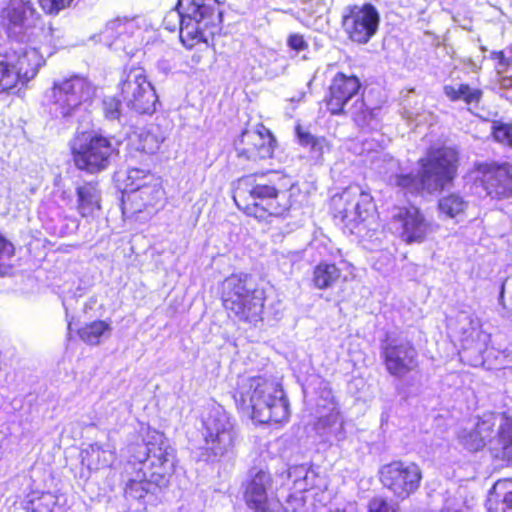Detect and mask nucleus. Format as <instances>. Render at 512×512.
Wrapping results in <instances>:
<instances>
[{
    "label": "nucleus",
    "mask_w": 512,
    "mask_h": 512,
    "mask_svg": "<svg viewBox=\"0 0 512 512\" xmlns=\"http://www.w3.org/2000/svg\"><path fill=\"white\" fill-rule=\"evenodd\" d=\"M265 291L246 274H233L222 284V302L230 317L255 325L262 320Z\"/></svg>",
    "instance_id": "39448f33"
},
{
    "label": "nucleus",
    "mask_w": 512,
    "mask_h": 512,
    "mask_svg": "<svg viewBox=\"0 0 512 512\" xmlns=\"http://www.w3.org/2000/svg\"><path fill=\"white\" fill-rule=\"evenodd\" d=\"M466 207L467 202L457 193H451L438 201L439 212L449 218H455L462 214Z\"/></svg>",
    "instance_id": "f704fd0d"
},
{
    "label": "nucleus",
    "mask_w": 512,
    "mask_h": 512,
    "mask_svg": "<svg viewBox=\"0 0 512 512\" xmlns=\"http://www.w3.org/2000/svg\"><path fill=\"white\" fill-rule=\"evenodd\" d=\"M496 512H512V482L507 483V491L502 501L498 504Z\"/></svg>",
    "instance_id": "de8ad7c7"
},
{
    "label": "nucleus",
    "mask_w": 512,
    "mask_h": 512,
    "mask_svg": "<svg viewBox=\"0 0 512 512\" xmlns=\"http://www.w3.org/2000/svg\"><path fill=\"white\" fill-rule=\"evenodd\" d=\"M168 132L159 124H150L136 135V149L155 154L166 140Z\"/></svg>",
    "instance_id": "bb28decb"
},
{
    "label": "nucleus",
    "mask_w": 512,
    "mask_h": 512,
    "mask_svg": "<svg viewBox=\"0 0 512 512\" xmlns=\"http://www.w3.org/2000/svg\"><path fill=\"white\" fill-rule=\"evenodd\" d=\"M360 89L361 82L356 76L337 73L331 81L329 94L325 99L327 109L332 114L347 113L349 101L358 96Z\"/></svg>",
    "instance_id": "6ab92c4d"
},
{
    "label": "nucleus",
    "mask_w": 512,
    "mask_h": 512,
    "mask_svg": "<svg viewBox=\"0 0 512 512\" xmlns=\"http://www.w3.org/2000/svg\"><path fill=\"white\" fill-rule=\"evenodd\" d=\"M305 500L302 493L296 492L291 494L287 498V506L286 510H291L293 512L301 509L304 506Z\"/></svg>",
    "instance_id": "8fccbe9b"
},
{
    "label": "nucleus",
    "mask_w": 512,
    "mask_h": 512,
    "mask_svg": "<svg viewBox=\"0 0 512 512\" xmlns=\"http://www.w3.org/2000/svg\"><path fill=\"white\" fill-rule=\"evenodd\" d=\"M372 166L387 182L393 174L401 170L399 162L388 153L377 155L372 161Z\"/></svg>",
    "instance_id": "58836bf2"
},
{
    "label": "nucleus",
    "mask_w": 512,
    "mask_h": 512,
    "mask_svg": "<svg viewBox=\"0 0 512 512\" xmlns=\"http://www.w3.org/2000/svg\"><path fill=\"white\" fill-rule=\"evenodd\" d=\"M500 85L502 88H510L512 87V75L507 77H502L500 80Z\"/></svg>",
    "instance_id": "603ef678"
},
{
    "label": "nucleus",
    "mask_w": 512,
    "mask_h": 512,
    "mask_svg": "<svg viewBox=\"0 0 512 512\" xmlns=\"http://www.w3.org/2000/svg\"><path fill=\"white\" fill-rule=\"evenodd\" d=\"M444 94L451 101L463 100L466 104H478L482 98V90L472 88L468 84L446 85Z\"/></svg>",
    "instance_id": "473e14b6"
},
{
    "label": "nucleus",
    "mask_w": 512,
    "mask_h": 512,
    "mask_svg": "<svg viewBox=\"0 0 512 512\" xmlns=\"http://www.w3.org/2000/svg\"><path fill=\"white\" fill-rule=\"evenodd\" d=\"M368 512H396V508L385 498L374 497L368 503Z\"/></svg>",
    "instance_id": "a18cd8bd"
},
{
    "label": "nucleus",
    "mask_w": 512,
    "mask_h": 512,
    "mask_svg": "<svg viewBox=\"0 0 512 512\" xmlns=\"http://www.w3.org/2000/svg\"><path fill=\"white\" fill-rule=\"evenodd\" d=\"M279 191L272 180L265 181L263 176H246L238 181L233 199L239 208L256 218L265 215H282L285 207L278 202Z\"/></svg>",
    "instance_id": "423d86ee"
},
{
    "label": "nucleus",
    "mask_w": 512,
    "mask_h": 512,
    "mask_svg": "<svg viewBox=\"0 0 512 512\" xmlns=\"http://www.w3.org/2000/svg\"><path fill=\"white\" fill-rule=\"evenodd\" d=\"M380 16L370 3L347 7L342 17V27L348 38L358 44H366L376 34Z\"/></svg>",
    "instance_id": "ddd939ff"
},
{
    "label": "nucleus",
    "mask_w": 512,
    "mask_h": 512,
    "mask_svg": "<svg viewBox=\"0 0 512 512\" xmlns=\"http://www.w3.org/2000/svg\"><path fill=\"white\" fill-rule=\"evenodd\" d=\"M491 452L497 459L512 462V416L503 414L500 417L494 440L491 441Z\"/></svg>",
    "instance_id": "b1692460"
},
{
    "label": "nucleus",
    "mask_w": 512,
    "mask_h": 512,
    "mask_svg": "<svg viewBox=\"0 0 512 512\" xmlns=\"http://www.w3.org/2000/svg\"><path fill=\"white\" fill-rule=\"evenodd\" d=\"M73 0H38L41 9L49 15H57L65 9Z\"/></svg>",
    "instance_id": "37998d69"
},
{
    "label": "nucleus",
    "mask_w": 512,
    "mask_h": 512,
    "mask_svg": "<svg viewBox=\"0 0 512 512\" xmlns=\"http://www.w3.org/2000/svg\"><path fill=\"white\" fill-rule=\"evenodd\" d=\"M13 254V244L0 234V260L9 259Z\"/></svg>",
    "instance_id": "3c124183"
},
{
    "label": "nucleus",
    "mask_w": 512,
    "mask_h": 512,
    "mask_svg": "<svg viewBox=\"0 0 512 512\" xmlns=\"http://www.w3.org/2000/svg\"><path fill=\"white\" fill-rule=\"evenodd\" d=\"M502 415L503 414L485 413L478 418L474 427L482 440H484L485 445L489 443L491 446V441L494 440V427L496 425L499 426L500 417H502Z\"/></svg>",
    "instance_id": "e433bc0d"
},
{
    "label": "nucleus",
    "mask_w": 512,
    "mask_h": 512,
    "mask_svg": "<svg viewBox=\"0 0 512 512\" xmlns=\"http://www.w3.org/2000/svg\"><path fill=\"white\" fill-rule=\"evenodd\" d=\"M234 399L239 410L259 423H281L289 417V405L283 390L261 376L242 377Z\"/></svg>",
    "instance_id": "f03ea898"
},
{
    "label": "nucleus",
    "mask_w": 512,
    "mask_h": 512,
    "mask_svg": "<svg viewBox=\"0 0 512 512\" xmlns=\"http://www.w3.org/2000/svg\"><path fill=\"white\" fill-rule=\"evenodd\" d=\"M78 211L85 217L100 208V191L96 183H85L77 188Z\"/></svg>",
    "instance_id": "c756f323"
},
{
    "label": "nucleus",
    "mask_w": 512,
    "mask_h": 512,
    "mask_svg": "<svg viewBox=\"0 0 512 512\" xmlns=\"http://www.w3.org/2000/svg\"><path fill=\"white\" fill-rule=\"evenodd\" d=\"M381 356L388 373L402 379L418 365V353L407 339L389 338L382 345Z\"/></svg>",
    "instance_id": "4468645a"
},
{
    "label": "nucleus",
    "mask_w": 512,
    "mask_h": 512,
    "mask_svg": "<svg viewBox=\"0 0 512 512\" xmlns=\"http://www.w3.org/2000/svg\"><path fill=\"white\" fill-rule=\"evenodd\" d=\"M164 194V190L158 183L145 182L133 187V192L129 193L128 200L132 203L134 212H142L149 208L162 207L165 200Z\"/></svg>",
    "instance_id": "4be33fe9"
},
{
    "label": "nucleus",
    "mask_w": 512,
    "mask_h": 512,
    "mask_svg": "<svg viewBox=\"0 0 512 512\" xmlns=\"http://www.w3.org/2000/svg\"><path fill=\"white\" fill-rule=\"evenodd\" d=\"M94 87L85 78L73 76L55 82L50 96V113L56 119L70 120L82 104L92 98Z\"/></svg>",
    "instance_id": "9d476101"
},
{
    "label": "nucleus",
    "mask_w": 512,
    "mask_h": 512,
    "mask_svg": "<svg viewBox=\"0 0 512 512\" xmlns=\"http://www.w3.org/2000/svg\"><path fill=\"white\" fill-rule=\"evenodd\" d=\"M393 221L398 224L400 237L407 244L422 243L437 229V225L426 219L424 214L413 206L400 208L393 216Z\"/></svg>",
    "instance_id": "2eb2a0df"
},
{
    "label": "nucleus",
    "mask_w": 512,
    "mask_h": 512,
    "mask_svg": "<svg viewBox=\"0 0 512 512\" xmlns=\"http://www.w3.org/2000/svg\"><path fill=\"white\" fill-rule=\"evenodd\" d=\"M152 179L153 177L148 171L131 168L127 172L126 189L131 193L133 192V187L137 186V184L150 183Z\"/></svg>",
    "instance_id": "79ce46f5"
},
{
    "label": "nucleus",
    "mask_w": 512,
    "mask_h": 512,
    "mask_svg": "<svg viewBox=\"0 0 512 512\" xmlns=\"http://www.w3.org/2000/svg\"><path fill=\"white\" fill-rule=\"evenodd\" d=\"M64 497L51 492H32L27 496L26 512H64Z\"/></svg>",
    "instance_id": "393cba45"
},
{
    "label": "nucleus",
    "mask_w": 512,
    "mask_h": 512,
    "mask_svg": "<svg viewBox=\"0 0 512 512\" xmlns=\"http://www.w3.org/2000/svg\"><path fill=\"white\" fill-rule=\"evenodd\" d=\"M75 165L90 173L106 169L117 154L112 138L93 132H81L71 144Z\"/></svg>",
    "instance_id": "1a4fd4ad"
},
{
    "label": "nucleus",
    "mask_w": 512,
    "mask_h": 512,
    "mask_svg": "<svg viewBox=\"0 0 512 512\" xmlns=\"http://www.w3.org/2000/svg\"><path fill=\"white\" fill-rule=\"evenodd\" d=\"M341 276L342 272L335 264L320 262L314 267L312 282L317 289H329L339 282Z\"/></svg>",
    "instance_id": "2f4dec72"
},
{
    "label": "nucleus",
    "mask_w": 512,
    "mask_h": 512,
    "mask_svg": "<svg viewBox=\"0 0 512 512\" xmlns=\"http://www.w3.org/2000/svg\"><path fill=\"white\" fill-rule=\"evenodd\" d=\"M459 440L470 451H479L485 446L484 440L477 433L475 427L463 429L459 433Z\"/></svg>",
    "instance_id": "ea45409f"
},
{
    "label": "nucleus",
    "mask_w": 512,
    "mask_h": 512,
    "mask_svg": "<svg viewBox=\"0 0 512 512\" xmlns=\"http://www.w3.org/2000/svg\"><path fill=\"white\" fill-rule=\"evenodd\" d=\"M288 478L293 482L296 492L303 493L318 486V473L307 463L292 465L288 469Z\"/></svg>",
    "instance_id": "c85d7f7f"
},
{
    "label": "nucleus",
    "mask_w": 512,
    "mask_h": 512,
    "mask_svg": "<svg viewBox=\"0 0 512 512\" xmlns=\"http://www.w3.org/2000/svg\"><path fill=\"white\" fill-rule=\"evenodd\" d=\"M221 22L218 0H178L176 9L169 11L163 20L165 29L171 32L179 26L180 40L189 49L206 41L205 32H217Z\"/></svg>",
    "instance_id": "20e7f679"
},
{
    "label": "nucleus",
    "mask_w": 512,
    "mask_h": 512,
    "mask_svg": "<svg viewBox=\"0 0 512 512\" xmlns=\"http://www.w3.org/2000/svg\"><path fill=\"white\" fill-rule=\"evenodd\" d=\"M103 111L105 114V117L109 120H116L120 117V100H118L115 97H106L104 98L103 102Z\"/></svg>",
    "instance_id": "c03bdc74"
},
{
    "label": "nucleus",
    "mask_w": 512,
    "mask_h": 512,
    "mask_svg": "<svg viewBox=\"0 0 512 512\" xmlns=\"http://www.w3.org/2000/svg\"><path fill=\"white\" fill-rule=\"evenodd\" d=\"M341 214L342 221L352 234L365 237L368 234L374 206L369 193L359 185L347 187L332 199Z\"/></svg>",
    "instance_id": "6e6552de"
},
{
    "label": "nucleus",
    "mask_w": 512,
    "mask_h": 512,
    "mask_svg": "<svg viewBox=\"0 0 512 512\" xmlns=\"http://www.w3.org/2000/svg\"><path fill=\"white\" fill-rule=\"evenodd\" d=\"M494 139L506 146L512 147V124L494 122L492 125Z\"/></svg>",
    "instance_id": "a19ab883"
},
{
    "label": "nucleus",
    "mask_w": 512,
    "mask_h": 512,
    "mask_svg": "<svg viewBox=\"0 0 512 512\" xmlns=\"http://www.w3.org/2000/svg\"><path fill=\"white\" fill-rule=\"evenodd\" d=\"M327 397L331 398L329 413L321 415L318 421L319 428L327 429L328 434L334 436L337 441L345 439V432L343 428V419L340 416L339 408L336 402H333V397L330 391H327Z\"/></svg>",
    "instance_id": "7c9ffc66"
},
{
    "label": "nucleus",
    "mask_w": 512,
    "mask_h": 512,
    "mask_svg": "<svg viewBox=\"0 0 512 512\" xmlns=\"http://www.w3.org/2000/svg\"><path fill=\"white\" fill-rule=\"evenodd\" d=\"M459 333L461 341L466 345L479 344L478 349L485 345L488 335L481 330L480 320L472 314L460 313L458 315Z\"/></svg>",
    "instance_id": "a878e982"
},
{
    "label": "nucleus",
    "mask_w": 512,
    "mask_h": 512,
    "mask_svg": "<svg viewBox=\"0 0 512 512\" xmlns=\"http://www.w3.org/2000/svg\"><path fill=\"white\" fill-rule=\"evenodd\" d=\"M275 142L271 132L264 126L257 130H245L237 143V154L254 162L268 159L273 155Z\"/></svg>",
    "instance_id": "a211bd4d"
},
{
    "label": "nucleus",
    "mask_w": 512,
    "mask_h": 512,
    "mask_svg": "<svg viewBox=\"0 0 512 512\" xmlns=\"http://www.w3.org/2000/svg\"><path fill=\"white\" fill-rule=\"evenodd\" d=\"M236 421L220 405L213 406L202 421L205 450L214 457H223L234 451L238 442Z\"/></svg>",
    "instance_id": "0eeeda50"
},
{
    "label": "nucleus",
    "mask_w": 512,
    "mask_h": 512,
    "mask_svg": "<svg viewBox=\"0 0 512 512\" xmlns=\"http://www.w3.org/2000/svg\"><path fill=\"white\" fill-rule=\"evenodd\" d=\"M123 102L139 114H152L156 111L158 97L144 68H125L118 84Z\"/></svg>",
    "instance_id": "9b49d317"
},
{
    "label": "nucleus",
    "mask_w": 512,
    "mask_h": 512,
    "mask_svg": "<svg viewBox=\"0 0 512 512\" xmlns=\"http://www.w3.org/2000/svg\"><path fill=\"white\" fill-rule=\"evenodd\" d=\"M244 487V499L255 512H272L268 491L272 487L271 475L264 470L252 469L249 472Z\"/></svg>",
    "instance_id": "412c9836"
},
{
    "label": "nucleus",
    "mask_w": 512,
    "mask_h": 512,
    "mask_svg": "<svg viewBox=\"0 0 512 512\" xmlns=\"http://www.w3.org/2000/svg\"><path fill=\"white\" fill-rule=\"evenodd\" d=\"M130 451L133 460L141 467L137 477L126 484L125 494L133 499L148 498L150 501L168 485L174 471L175 451L162 434L155 436L152 442L134 444Z\"/></svg>",
    "instance_id": "f257e3e1"
},
{
    "label": "nucleus",
    "mask_w": 512,
    "mask_h": 512,
    "mask_svg": "<svg viewBox=\"0 0 512 512\" xmlns=\"http://www.w3.org/2000/svg\"><path fill=\"white\" fill-rule=\"evenodd\" d=\"M326 512H353L352 510H347L346 508H333V509H329L327 510Z\"/></svg>",
    "instance_id": "6e6d98bb"
},
{
    "label": "nucleus",
    "mask_w": 512,
    "mask_h": 512,
    "mask_svg": "<svg viewBox=\"0 0 512 512\" xmlns=\"http://www.w3.org/2000/svg\"><path fill=\"white\" fill-rule=\"evenodd\" d=\"M83 454V461L87 462L90 469L95 470L111 466L115 459L114 447L108 443L91 444Z\"/></svg>",
    "instance_id": "cd10ccee"
},
{
    "label": "nucleus",
    "mask_w": 512,
    "mask_h": 512,
    "mask_svg": "<svg viewBox=\"0 0 512 512\" xmlns=\"http://www.w3.org/2000/svg\"><path fill=\"white\" fill-rule=\"evenodd\" d=\"M6 55H15L11 65L17 73L18 81L27 83L36 76L41 65V57L35 49L20 47Z\"/></svg>",
    "instance_id": "5701e85b"
},
{
    "label": "nucleus",
    "mask_w": 512,
    "mask_h": 512,
    "mask_svg": "<svg viewBox=\"0 0 512 512\" xmlns=\"http://www.w3.org/2000/svg\"><path fill=\"white\" fill-rule=\"evenodd\" d=\"M418 162L421 170L417 174L400 170L390 177L389 185L411 194L442 190L456 175L458 152L452 147H432Z\"/></svg>",
    "instance_id": "7ed1b4c3"
},
{
    "label": "nucleus",
    "mask_w": 512,
    "mask_h": 512,
    "mask_svg": "<svg viewBox=\"0 0 512 512\" xmlns=\"http://www.w3.org/2000/svg\"><path fill=\"white\" fill-rule=\"evenodd\" d=\"M1 17L9 35L22 40L25 33L36 26L40 14L30 0H11Z\"/></svg>",
    "instance_id": "dca6fc26"
},
{
    "label": "nucleus",
    "mask_w": 512,
    "mask_h": 512,
    "mask_svg": "<svg viewBox=\"0 0 512 512\" xmlns=\"http://www.w3.org/2000/svg\"><path fill=\"white\" fill-rule=\"evenodd\" d=\"M111 327L110 324L97 320L91 323H88L81 327L78 330V335L82 341L90 345H97L100 342V337L105 334V332H110Z\"/></svg>",
    "instance_id": "c9c22d12"
},
{
    "label": "nucleus",
    "mask_w": 512,
    "mask_h": 512,
    "mask_svg": "<svg viewBox=\"0 0 512 512\" xmlns=\"http://www.w3.org/2000/svg\"><path fill=\"white\" fill-rule=\"evenodd\" d=\"M468 65L471 69V71H477L478 69H480V66H478L472 59H468Z\"/></svg>",
    "instance_id": "864d4df0"
},
{
    "label": "nucleus",
    "mask_w": 512,
    "mask_h": 512,
    "mask_svg": "<svg viewBox=\"0 0 512 512\" xmlns=\"http://www.w3.org/2000/svg\"><path fill=\"white\" fill-rule=\"evenodd\" d=\"M296 134L299 144L309 150L312 159L319 161L328 148L325 139L315 137L310 132L302 130L300 126L296 127Z\"/></svg>",
    "instance_id": "72a5a7b5"
},
{
    "label": "nucleus",
    "mask_w": 512,
    "mask_h": 512,
    "mask_svg": "<svg viewBox=\"0 0 512 512\" xmlns=\"http://www.w3.org/2000/svg\"><path fill=\"white\" fill-rule=\"evenodd\" d=\"M288 46L295 51H304L308 48V43L305 41L303 35L295 33L291 34L287 40Z\"/></svg>",
    "instance_id": "09e8293b"
},
{
    "label": "nucleus",
    "mask_w": 512,
    "mask_h": 512,
    "mask_svg": "<svg viewBox=\"0 0 512 512\" xmlns=\"http://www.w3.org/2000/svg\"><path fill=\"white\" fill-rule=\"evenodd\" d=\"M487 195L495 199L512 197V174L507 163H481L477 167Z\"/></svg>",
    "instance_id": "f3484780"
},
{
    "label": "nucleus",
    "mask_w": 512,
    "mask_h": 512,
    "mask_svg": "<svg viewBox=\"0 0 512 512\" xmlns=\"http://www.w3.org/2000/svg\"><path fill=\"white\" fill-rule=\"evenodd\" d=\"M486 50H487V49H486V47L481 46V51H482V52H485Z\"/></svg>",
    "instance_id": "4d7b16f0"
},
{
    "label": "nucleus",
    "mask_w": 512,
    "mask_h": 512,
    "mask_svg": "<svg viewBox=\"0 0 512 512\" xmlns=\"http://www.w3.org/2000/svg\"><path fill=\"white\" fill-rule=\"evenodd\" d=\"M137 30L134 20L117 18L107 23L102 39L111 49L132 57L137 51V41L133 39Z\"/></svg>",
    "instance_id": "aec40b11"
},
{
    "label": "nucleus",
    "mask_w": 512,
    "mask_h": 512,
    "mask_svg": "<svg viewBox=\"0 0 512 512\" xmlns=\"http://www.w3.org/2000/svg\"><path fill=\"white\" fill-rule=\"evenodd\" d=\"M380 480L396 498L404 500L420 486L422 472L413 462L394 461L382 466Z\"/></svg>",
    "instance_id": "f8f14e48"
},
{
    "label": "nucleus",
    "mask_w": 512,
    "mask_h": 512,
    "mask_svg": "<svg viewBox=\"0 0 512 512\" xmlns=\"http://www.w3.org/2000/svg\"><path fill=\"white\" fill-rule=\"evenodd\" d=\"M509 282H510V279H506L503 282V284L501 286L500 298H503L504 290H505L506 286L509 285Z\"/></svg>",
    "instance_id": "5fc2aeb1"
},
{
    "label": "nucleus",
    "mask_w": 512,
    "mask_h": 512,
    "mask_svg": "<svg viewBox=\"0 0 512 512\" xmlns=\"http://www.w3.org/2000/svg\"><path fill=\"white\" fill-rule=\"evenodd\" d=\"M14 58L15 55H5L0 58V92L9 91L18 82L17 73L11 65Z\"/></svg>",
    "instance_id": "4c0bfd02"
},
{
    "label": "nucleus",
    "mask_w": 512,
    "mask_h": 512,
    "mask_svg": "<svg viewBox=\"0 0 512 512\" xmlns=\"http://www.w3.org/2000/svg\"><path fill=\"white\" fill-rule=\"evenodd\" d=\"M490 58L496 61L495 69L498 75L506 72L511 65V60L504 55L503 51H492Z\"/></svg>",
    "instance_id": "49530a36"
}]
</instances>
